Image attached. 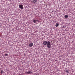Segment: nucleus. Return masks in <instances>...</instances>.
Returning <instances> with one entry per match:
<instances>
[{
  "label": "nucleus",
  "instance_id": "39448f33",
  "mask_svg": "<svg viewBox=\"0 0 75 75\" xmlns=\"http://www.w3.org/2000/svg\"><path fill=\"white\" fill-rule=\"evenodd\" d=\"M28 46L30 47L33 46V43H30L29 45H28Z\"/></svg>",
  "mask_w": 75,
  "mask_h": 75
},
{
  "label": "nucleus",
  "instance_id": "9b49d317",
  "mask_svg": "<svg viewBox=\"0 0 75 75\" xmlns=\"http://www.w3.org/2000/svg\"><path fill=\"white\" fill-rule=\"evenodd\" d=\"M5 56H7V54H5Z\"/></svg>",
  "mask_w": 75,
  "mask_h": 75
},
{
  "label": "nucleus",
  "instance_id": "423d86ee",
  "mask_svg": "<svg viewBox=\"0 0 75 75\" xmlns=\"http://www.w3.org/2000/svg\"><path fill=\"white\" fill-rule=\"evenodd\" d=\"M33 73H32V72L30 71H28V72H27V74H30Z\"/></svg>",
  "mask_w": 75,
  "mask_h": 75
},
{
  "label": "nucleus",
  "instance_id": "9d476101",
  "mask_svg": "<svg viewBox=\"0 0 75 75\" xmlns=\"http://www.w3.org/2000/svg\"><path fill=\"white\" fill-rule=\"evenodd\" d=\"M65 72L67 73H69V72L68 71V70L65 71Z\"/></svg>",
  "mask_w": 75,
  "mask_h": 75
},
{
  "label": "nucleus",
  "instance_id": "f8f14e48",
  "mask_svg": "<svg viewBox=\"0 0 75 75\" xmlns=\"http://www.w3.org/2000/svg\"><path fill=\"white\" fill-rule=\"evenodd\" d=\"M1 71H0V72H1Z\"/></svg>",
  "mask_w": 75,
  "mask_h": 75
},
{
  "label": "nucleus",
  "instance_id": "f257e3e1",
  "mask_svg": "<svg viewBox=\"0 0 75 75\" xmlns=\"http://www.w3.org/2000/svg\"><path fill=\"white\" fill-rule=\"evenodd\" d=\"M43 44L44 45H46V47H47L48 48H51V43L49 41H43Z\"/></svg>",
  "mask_w": 75,
  "mask_h": 75
},
{
  "label": "nucleus",
  "instance_id": "f03ea898",
  "mask_svg": "<svg viewBox=\"0 0 75 75\" xmlns=\"http://www.w3.org/2000/svg\"><path fill=\"white\" fill-rule=\"evenodd\" d=\"M18 6L19 7V8L21 9H23V5H19Z\"/></svg>",
  "mask_w": 75,
  "mask_h": 75
},
{
  "label": "nucleus",
  "instance_id": "6e6552de",
  "mask_svg": "<svg viewBox=\"0 0 75 75\" xmlns=\"http://www.w3.org/2000/svg\"><path fill=\"white\" fill-rule=\"evenodd\" d=\"M58 25H59V24H58V23H56V24H55V27H58Z\"/></svg>",
  "mask_w": 75,
  "mask_h": 75
},
{
  "label": "nucleus",
  "instance_id": "20e7f679",
  "mask_svg": "<svg viewBox=\"0 0 75 75\" xmlns=\"http://www.w3.org/2000/svg\"><path fill=\"white\" fill-rule=\"evenodd\" d=\"M39 22V21H38V20H33V23H36V22Z\"/></svg>",
  "mask_w": 75,
  "mask_h": 75
},
{
  "label": "nucleus",
  "instance_id": "0eeeda50",
  "mask_svg": "<svg viewBox=\"0 0 75 75\" xmlns=\"http://www.w3.org/2000/svg\"><path fill=\"white\" fill-rule=\"evenodd\" d=\"M68 18V16L67 15H65L64 16V18Z\"/></svg>",
  "mask_w": 75,
  "mask_h": 75
},
{
  "label": "nucleus",
  "instance_id": "7ed1b4c3",
  "mask_svg": "<svg viewBox=\"0 0 75 75\" xmlns=\"http://www.w3.org/2000/svg\"><path fill=\"white\" fill-rule=\"evenodd\" d=\"M37 2V0H33V1H32V3H33V4L36 3Z\"/></svg>",
  "mask_w": 75,
  "mask_h": 75
},
{
  "label": "nucleus",
  "instance_id": "1a4fd4ad",
  "mask_svg": "<svg viewBox=\"0 0 75 75\" xmlns=\"http://www.w3.org/2000/svg\"><path fill=\"white\" fill-rule=\"evenodd\" d=\"M3 73V71L2 70H1V71H0V74H2V73Z\"/></svg>",
  "mask_w": 75,
  "mask_h": 75
}]
</instances>
